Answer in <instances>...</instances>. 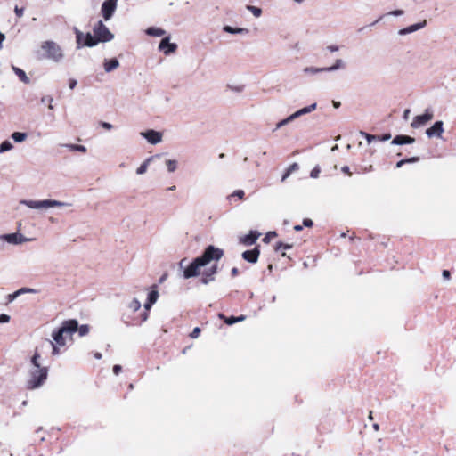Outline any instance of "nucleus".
Masks as SVG:
<instances>
[{"label": "nucleus", "mask_w": 456, "mask_h": 456, "mask_svg": "<svg viewBox=\"0 0 456 456\" xmlns=\"http://www.w3.org/2000/svg\"><path fill=\"white\" fill-rule=\"evenodd\" d=\"M76 35L77 48L82 47H94L99 43H107L114 38V35L110 31L107 26L102 21L98 20L94 28V36L91 33L84 34L77 28H74Z\"/></svg>", "instance_id": "nucleus-1"}, {"label": "nucleus", "mask_w": 456, "mask_h": 456, "mask_svg": "<svg viewBox=\"0 0 456 456\" xmlns=\"http://www.w3.org/2000/svg\"><path fill=\"white\" fill-rule=\"evenodd\" d=\"M223 256V249L216 248L213 245L208 246L201 256L194 258L193 261L184 268L183 278L190 279L198 276L201 267L206 266L211 261H218Z\"/></svg>", "instance_id": "nucleus-2"}, {"label": "nucleus", "mask_w": 456, "mask_h": 456, "mask_svg": "<svg viewBox=\"0 0 456 456\" xmlns=\"http://www.w3.org/2000/svg\"><path fill=\"white\" fill-rule=\"evenodd\" d=\"M40 354L35 353L31 358L33 369L29 372V379L28 380V388L36 389L43 386L48 376V369L41 367L39 363Z\"/></svg>", "instance_id": "nucleus-3"}, {"label": "nucleus", "mask_w": 456, "mask_h": 456, "mask_svg": "<svg viewBox=\"0 0 456 456\" xmlns=\"http://www.w3.org/2000/svg\"><path fill=\"white\" fill-rule=\"evenodd\" d=\"M77 330V321L75 319H69L64 321L61 326L56 330L53 331L52 338L53 341L61 346L66 345V338L71 337Z\"/></svg>", "instance_id": "nucleus-4"}, {"label": "nucleus", "mask_w": 456, "mask_h": 456, "mask_svg": "<svg viewBox=\"0 0 456 456\" xmlns=\"http://www.w3.org/2000/svg\"><path fill=\"white\" fill-rule=\"evenodd\" d=\"M41 51L43 52L40 56L41 59H47L54 62H60L64 58L62 48L53 40L44 41L41 44Z\"/></svg>", "instance_id": "nucleus-5"}, {"label": "nucleus", "mask_w": 456, "mask_h": 456, "mask_svg": "<svg viewBox=\"0 0 456 456\" xmlns=\"http://www.w3.org/2000/svg\"><path fill=\"white\" fill-rule=\"evenodd\" d=\"M20 204H23L29 208L41 209L54 207H70L71 204L68 202H62L55 200H21Z\"/></svg>", "instance_id": "nucleus-6"}, {"label": "nucleus", "mask_w": 456, "mask_h": 456, "mask_svg": "<svg viewBox=\"0 0 456 456\" xmlns=\"http://www.w3.org/2000/svg\"><path fill=\"white\" fill-rule=\"evenodd\" d=\"M118 0H106L102 4V13L105 20H110L117 8Z\"/></svg>", "instance_id": "nucleus-7"}, {"label": "nucleus", "mask_w": 456, "mask_h": 456, "mask_svg": "<svg viewBox=\"0 0 456 456\" xmlns=\"http://www.w3.org/2000/svg\"><path fill=\"white\" fill-rule=\"evenodd\" d=\"M433 113L429 110H426L424 114L414 117L411 124V126L412 128H419L426 125L428 122H429L433 118Z\"/></svg>", "instance_id": "nucleus-8"}, {"label": "nucleus", "mask_w": 456, "mask_h": 456, "mask_svg": "<svg viewBox=\"0 0 456 456\" xmlns=\"http://www.w3.org/2000/svg\"><path fill=\"white\" fill-rule=\"evenodd\" d=\"M0 240L6 241L10 244L18 245L28 240L23 234L15 232L10 234L0 235Z\"/></svg>", "instance_id": "nucleus-9"}, {"label": "nucleus", "mask_w": 456, "mask_h": 456, "mask_svg": "<svg viewBox=\"0 0 456 456\" xmlns=\"http://www.w3.org/2000/svg\"><path fill=\"white\" fill-rule=\"evenodd\" d=\"M140 134L151 144H157L162 141V134L152 129L141 132Z\"/></svg>", "instance_id": "nucleus-10"}, {"label": "nucleus", "mask_w": 456, "mask_h": 456, "mask_svg": "<svg viewBox=\"0 0 456 456\" xmlns=\"http://www.w3.org/2000/svg\"><path fill=\"white\" fill-rule=\"evenodd\" d=\"M444 123L443 121H436L434 123V125L428 128L426 130V134L429 137V138H432V137H438V138H441L442 137V134L444 133Z\"/></svg>", "instance_id": "nucleus-11"}, {"label": "nucleus", "mask_w": 456, "mask_h": 456, "mask_svg": "<svg viewBox=\"0 0 456 456\" xmlns=\"http://www.w3.org/2000/svg\"><path fill=\"white\" fill-rule=\"evenodd\" d=\"M177 48V45L175 43H170L169 41V37H165L163 38L160 43H159V49L160 51H163V53L166 54V55H168L170 54L171 53H174Z\"/></svg>", "instance_id": "nucleus-12"}, {"label": "nucleus", "mask_w": 456, "mask_h": 456, "mask_svg": "<svg viewBox=\"0 0 456 456\" xmlns=\"http://www.w3.org/2000/svg\"><path fill=\"white\" fill-rule=\"evenodd\" d=\"M260 255V251L258 249V247H256L255 248L251 250H246L242 253V257L244 260L248 261V263L255 264L257 262L258 257Z\"/></svg>", "instance_id": "nucleus-13"}, {"label": "nucleus", "mask_w": 456, "mask_h": 456, "mask_svg": "<svg viewBox=\"0 0 456 456\" xmlns=\"http://www.w3.org/2000/svg\"><path fill=\"white\" fill-rule=\"evenodd\" d=\"M217 273L216 265H213L210 268L205 270L202 274L201 282L203 284H208L210 281L215 280V274Z\"/></svg>", "instance_id": "nucleus-14"}, {"label": "nucleus", "mask_w": 456, "mask_h": 456, "mask_svg": "<svg viewBox=\"0 0 456 456\" xmlns=\"http://www.w3.org/2000/svg\"><path fill=\"white\" fill-rule=\"evenodd\" d=\"M260 233L256 231H250L248 234L240 239V242L246 246L253 245L259 238Z\"/></svg>", "instance_id": "nucleus-15"}, {"label": "nucleus", "mask_w": 456, "mask_h": 456, "mask_svg": "<svg viewBox=\"0 0 456 456\" xmlns=\"http://www.w3.org/2000/svg\"><path fill=\"white\" fill-rule=\"evenodd\" d=\"M415 142V138L411 137V136H409V135H404V134H399V135H396L393 141H392V144H395V145H403V144H411Z\"/></svg>", "instance_id": "nucleus-16"}, {"label": "nucleus", "mask_w": 456, "mask_h": 456, "mask_svg": "<svg viewBox=\"0 0 456 456\" xmlns=\"http://www.w3.org/2000/svg\"><path fill=\"white\" fill-rule=\"evenodd\" d=\"M161 155L160 154H156L154 156H151L148 159H146L142 164L141 166L136 169V174L137 175H142L144 173H146L147 171V168H148V166L150 164V162H151L154 159L156 158H160Z\"/></svg>", "instance_id": "nucleus-17"}, {"label": "nucleus", "mask_w": 456, "mask_h": 456, "mask_svg": "<svg viewBox=\"0 0 456 456\" xmlns=\"http://www.w3.org/2000/svg\"><path fill=\"white\" fill-rule=\"evenodd\" d=\"M103 66L104 70L109 73L116 69L119 66V61L116 58L105 60Z\"/></svg>", "instance_id": "nucleus-18"}, {"label": "nucleus", "mask_w": 456, "mask_h": 456, "mask_svg": "<svg viewBox=\"0 0 456 456\" xmlns=\"http://www.w3.org/2000/svg\"><path fill=\"white\" fill-rule=\"evenodd\" d=\"M12 69L19 77L20 81H22L25 84L30 83V79L28 78V77L27 76V74L25 73V71L23 69H21L18 67H15L13 65L12 66Z\"/></svg>", "instance_id": "nucleus-19"}, {"label": "nucleus", "mask_w": 456, "mask_h": 456, "mask_svg": "<svg viewBox=\"0 0 456 456\" xmlns=\"http://www.w3.org/2000/svg\"><path fill=\"white\" fill-rule=\"evenodd\" d=\"M62 147L68 148L71 151H79V152H86V147L79 144H71V143H64L61 144Z\"/></svg>", "instance_id": "nucleus-20"}, {"label": "nucleus", "mask_w": 456, "mask_h": 456, "mask_svg": "<svg viewBox=\"0 0 456 456\" xmlns=\"http://www.w3.org/2000/svg\"><path fill=\"white\" fill-rule=\"evenodd\" d=\"M345 67V63L341 59H337L335 61V63L330 67H326L325 71L326 72H332L340 69H343Z\"/></svg>", "instance_id": "nucleus-21"}, {"label": "nucleus", "mask_w": 456, "mask_h": 456, "mask_svg": "<svg viewBox=\"0 0 456 456\" xmlns=\"http://www.w3.org/2000/svg\"><path fill=\"white\" fill-rule=\"evenodd\" d=\"M224 31L230 33V34H247L248 30L247 28H232L231 26H224Z\"/></svg>", "instance_id": "nucleus-22"}, {"label": "nucleus", "mask_w": 456, "mask_h": 456, "mask_svg": "<svg viewBox=\"0 0 456 456\" xmlns=\"http://www.w3.org/2000/svg\"><path fill=\"white\" fill-rule=\"evenodd\" d=\"M146 33L152 37H162L166 34V31L159 28L151 27L146 30Z\"/></svg>", "instance_id": "nucleus-23"}, {"label": "nucleus", "mask_w": 456, "mask_h": 456, "mask_svg": "<svg viewBox=\"0 0 456 456\" xmlns=\"http://www.w3.org/2000/svg\"><path fill=\"white\" fill-rule=\"evenodd\" d=\"M24 293H36V290L34 289L29 288H21L15 291L13 294L10 295V300H13L18 296L24 294Z\"/></svg>", "instance_id": "nucleus-24"}, {"label": "nucleus", "mask_w": 456, "mask_h": 456, "mask_svg": "<svg viewBox=\"0 0 456 456\" xmlns=\"http://www.w3.org/2000/svg\"><path fill=\"white\" fill-rule=\"evenodd\" d=\"M157 286H153V289L148 294L147 301L150 302V304H155L159 298V292L156 289Z\"/></svg>", "instance_id": "nucleus-25"}, {"label": "nucleus", "mask_w": 456, "mask_h": 456, "mask_svg": "<svg viewBox=\"0 0 456 456\" xmlns=\"http://www.w3.org/2000/svg\"><path fill=\"white\" fill-rule=\"evenodd\" d=\"M27 137L28 134L26 133L14 132L12 134V138L15 142H22L27 139Z\"/></svg>", "instance_id": "nucleus-26"}, {"label": "nucleus", "mask_w": 456, "mask_h": 456, "mask_svg": "<svg viewBox=\"0 0 456 456\" xmlns=\"http://www.w3.org/2000/svg\"><path fill=\"white\" fill-rule=\"evenodd\" d=\"M303 72L305 74L314 75V74H318L321 72H326V71H325V68L306 67L303 69Z\"/></svg>", "instance_id": "nucleus-27"}, {"label": "nucleus", "mask_w": 456, "mask_h": 456, "mask_svg": "<svg viewBox=\"0 0 456 456\" xmlns=\"http://www.w3.org/2000/svg\"><path fill=\"white\" fill-rule=\"evenodd\" d=\"M165 165L167 168V171L170 173L175 172L177 168V161L175 159H166Z\"/></svg>", "instance_id": "nucleus-28"}, {"label": "nucleus", "mask_w": 456, "mask_h": 456, "mask_svg": "<svg viewBox=\"0 0 456 456\" xmlns=\"http://www.w3.org/2000/svg\"><path fill=\"white\" fill-rule=\"evenodd\" d=\"M419 159L418 157H411V158L401 159L400 161H398L396 163V167L399 168V167H402L404 164L418 162Z\"/></svg>", "instance_id": "nucleus-29"}, {"label": "nucleus", "mask_w": 456, "mask_h": 456, "mask_svg": "<svg viewBox=\"0 0 456 456\" xmlns=\"http://www.w3.org/2000/svg\"><path fill=\"white\" fill-rule=\"evenodd\" d=\"M12 148V143L10 141L5 140L0 144V154L11 151Z\"/></svg>", "instance_id": "nucleus-30"}, {"label": "nucleus", "mask_w": 456, "mask_h": 456, "mask_svg": "<svg viewBox=\"0 0 456 456\" xmlns=\"http://www.w3.org/2000/svg\"><path fill=\"white\" fill-rule=\"evenodd\" d=\"M246 9H247L248 11H249L250 12H252V14H253L255 17H256V18L260 17V16H261V14H262V10H261V8H259V7L253 6V5H247V6H246Z\"/></svg>", "instance_id": "nucleus-31"}, {"label": "nucleus", "mask_w": 456, "mask_h": 456, "mask_svg": "<svg viewBox=\"0 0 456 456\" xmlns=\"http://www.w3.org/2000/svg\"><path fill=\"white\" fill-rule=\"evenodd\" d=\"M129 309H131L133 312H136L138 311L140 308H141V302L136 299V298H134L129 305H128Z\"/></svg>", "instance_id": "nucleus-32"}, {"label": "nucleus", "mask_w": 456, "mask_h": 456, "mask_svg": "<svg viewBox=\"0 0 456 456\" xmlns=\"http://www.w3.org/2000/svg\"><path fill=\"white\" fill-rule=\"evenodd\" d=\"M77 331H78L79 335L82 337V336H86V334H88L89 332V326L86 325V324H84V325H81L80 327L77 325Z\"/></svg>", "instance_id": "nucleus-33"}, {"label": "nucleus", "mask_w": 456, "mask_h": 456, "mask_svg": "<svg viewBox=\"0 0 456 456\" xmlns=\"http://www.w3.org/2000/svg\"><path fill=\"white\" fill-rule=\"evenodd\" d=\"M291 121V119L289 118V117H287L286 118L284 119H281V121H279L277 124H276V126H275V129L274 130H277V129H280L281 128L282 126L289 124Z\"/></svg>", "instance_id": "nucleus-34"}, {"label": "nucleus", "mask_w": 456, "mask_h": 456, "mask_svg": "<svg viewBox=\"0 0 456 456\" xmlns=\"http://www.w3.org/2000/svg\"><path fill=\"white\" fill-rule=\"evenodd\" d=\"M233 197H237L239 200H242L244 197V191L242 190H236L228 196V199L230 200Z\"/></svg>", "instance_id": "nucleus-35"}, {"label": "nucleus", "mask_w": 456, "mask_h": 456, "mask_svg": "<svg viewBox=\"0 0 456 456\" xmlns=\"http://www.w3.org/2000/svg\"><path fill=\"white\" fill-rule=\"evenodd\" d=\"M415 31H416V29H415L414 26L411 25L405 28L400 29L398 33H399V35H406V34H410V33H412Z\"/></svg>", "instance_id": "nucleus-36"}, {"label": "nucleus", "mask_w": 456, "mask_h": 456, "mask_svg": "<svg viewBox=\"0 0 456 456\" xmlns=\"http://www.w3.org/2000/svg\"><path fill=\"white\" fill-rule=\"evenodd\" d=\"M361 135L366 139L368 143H371L373 141H376L377 139L376 135H372L365 132H361Z\"/></svg>", "instance_id": "nucleus-37"}, {"label": "nucleus", "mask_w": 456, "mask_h": 456, "mask_svg": "<svg viewBox=\"0 0 456 456\" xmlns=\"http://www.w3.org/2000/svg\"><path fill=\"white\" fill-rule=\"evenodd\" d=\"M277 236V233L276 232H268L265 238L263 239V241L265 242V243H268L272 238H274Z\"/></svg>", "instance_id": "nucleus-38"}, {"label": "nucleus", "mask_w": 456, "mask_h": 456, "mask_svg": "<svg viewBox=\"0 0 456 456\" xmlns=\"http://www.w3.org/2000/svg\"><path fill=\"white\" fill-rule=\"evenodd\" d=\"M292 248V244H285V243H282V242H278L276 244V248H275V250L278 251L280 250L281 248H283V249H289Z\"/></svg>", "instance_id": "nucleus-39"}, {"label": "nucleus", "mask_w": 456, "mask_h": 456, "mask_svg": "<svg viewBox=\"0 0 456 456\" xmlns=\"http://www.w3.org/2000/svg\"><path fill=\"white\" fill-rule=\"evenodd\" d=\"M49 343H50V345H51V346H52V347H53V352H52V354H53V355H58V354H60V350H59V346H59V345H57L55 342L51 341V340H49Z\"/></svg>", "instance_id": "nucleus-40"}, {"label": "nucleus", "mask_w": 456, "mask_h": 456, "mask_svg": "<svg viewBox=\"0 0 456 456\" xmlns=\"http://www.w3.org/2000/svg\"><path fill=\"white\" fill-rule=\"evenodd\" d=\"M376 137H377L376 141L386 142V141H388L391 138V134H384L382 135H376Z\"/></svg>", "instance_id": "nucleus-41"}, {"label": "nucleus", "mask_w": 456, "mask_h": 456, "mask_svg": "<svg viewBox=\"0 0 456 456\" xmlns=\"http://www.w3.org/2000/svg\"><path fill=\"white\" fill-rule=\"evenodd\" d=\"M200 334V329L199 327H196L193 329V330L191 332L190 337L191 338H197Z\"/></svg>", "instance_id": "nucleus-42"}, {"label": "nucleus", "mask_w": 456, "mask_h": 456, "mask_svg": "<svg viewBox=\"0 0 456 456\" xmlns=\"http://www.w3.org/2000/svg\"><path fill=\"white\" fill-rule=\"evenodd\" d=\"M10 315L6 314H0V322L1 323H7L10 322Z\"/></svg>", "instance_id": "nucleus-43"}, {"label": "nucleus", "mask_w": 456, "mask_h": 456, "mask_svg": "<svg viewBox=\"0 0 456 456\" xmlns=\"http://www.w3.org/2000/svg\"><path fill=\"white\" fill-rule=\"evenodd\" d=\"M14 12L17 15L18 18H20L23 16L24 13V8H20L18 6H15Z\"/></svg>", "instance_id": "nucleus-44"}, {"label": "nucleus", "mask_w": 456, "mask_h": 456, "mask_svg": "<svg viewBox=\"0 0 456 456\" xmlns=\"http://www.w3.org/2000/svg\"><path fill=\"white\" fill-rule=\"evenodd\" d=\"M320 174V168L318 167H315L312 171H311V177L313 178H317L318 175Z\"/></svg>", "instance_id": "nucleus-45"}, {"label": "nucleus", "mask_w": 456, "mask_h": 456, "mask_svg": "<svg viewBox=\"0 0 456 456\" xmlns=\"http://www.w3.org/2000/svg\"><path fill=\"white\" fill-rule=\"evenodd\" d=\"M403 14V10H395V11H391V12H387V15L401 16Z\"/></svg>", "instance_id": "nucleus-46"}, {"label": "nucleus", "mask_w": 456, "mask_h": 456, "mask_svg": "<svg viewBox=\"0 0 456 456\" xmlns=\"http://www.w3.org/2000/svg\"><path fill=\"white\" fill-rule=\"evenodd\" d=\"M287 169L292 174L294 171L299 169V166L297 163H293Z\"/></svg>", "instance_id": "nucleus-47"}, {"label": "nucleus", "mask_w": 456, "mask_h": 456, "mask_svg": "<svg viewBox=\"0 0 456 456\" xmlns=\"http://www.w3.org/2000/svg\"><path fill=\"white\" fill-rule=\"evenodd\" d=\"M427 25V20H423L421 22H419V23H416V24H413L416 31L420 29V28H423L425 26Z\"/></svg>", "instance_id": "nucleus-48"}, {"label": "nucleus", "mask_w": 456, "mask_h": 456, "mask_svg": "<svg viewBox=\"0 0 456 456\" xmlns=\"http://www.w3.org/2000/svg\"><path fill=\"white\" fill-rule=\"evenodd\" d=\"M100 125L106 130H110L113 128V126L110 123L102 121Z\"/></svg>", "instance_id": "nucleus-49"}, {"label": "nucleus", "mask_w": 456, "mask_h": 456, "mask_svg": "<svg viewBox=\"0 0 456 456\" xmlns=\"http://www.w3.org/2000/svg\"><path fill=\"white\" fill-rule=\"evenodd\" d=\"M53 101V97L52 96H49V95H46V96H43L41 98V102L42 103H45V102H48V103H52Z\"/></svg>", "instance_id": "nucleus-50"}, {"label": "nucleus", "mask_w": 456, "mask_h": 456, "mask_svg": "<svg viewBox=\"0 0 456 456\" xmlns=\"http://www.w3.org/2000/svg\"><path fill=\"white\" fill-rule=\"evenodd\" d=\"M225 323L228 325H232L237 322L236 317L231 316L229 318H225L224 320Z\"/></svg>", "instance_id": "nucleus-51"}, {"label": "nucleus", "mask_w": 456, "mask_h": 456, "mask_svg": "<svg viewBox=\"0 0 456 456\" xmlns=\"http://www.w3.org/2000/svg\"><path fill=\"white\" fill-rule=\"evenodd\" d=\"M303 224H304V226H305V227H312V226H313V224H314V223H313V221H312L311 219H309V218H305V219H304V221H303Z\"/></svg>", "instance_id": "nucleus-52"}, {"label": "nucleus", "mask_w": 456, "mask_h": 456, "mask_svg": "<svg viewBox=\"0 0 456 456\" xmlns=\"http://www.w3.org/2000/svg\"><path fill=\"white\" fill-rule=\"evenodd\" d=\"M289 117L291 119V121H294L296 118L301 117V114H300L299 110H297L296 112H294L293 114L289 115Z\"/></svg>", "instance_id": "nucleus-53"}, {"label": "nucleus", "mask_w": 456, "mask_h": 456, "mask_svg": "<svg viewBox=\"0 0 456 456\" xmlns=\"http://www.w3.org/2000/svg\"><path fill=\"white\" fill-rule=\"evenodd\" d=\"M231 89L234 92L240 93L243 91L244 86H231Z\"/></svg>", "instance_id": "nucleus-54"}, {"label": "nucleus", "mask_w": 456, "mask_h": 456, "mask_svg": "<svg viewBox=\"0 0 456 456\" xmlns=\"http://www.w3.org/2000/svg\"><path fill=\"white\" fill-rule=\"evenodd\" d=\"M327 50H329L330 52H337L339 50V46L338 45H328Z\"/></svg>", "instance_id": "nucleus-55"}, {"label": "nucleus", "mask_w": 456, "mask_h": 456, "mask_svg": "<svg viewBox=\"0 0 456 456\" xmlns=\"http://www.w3.org/2000/svg\"><path fill=\"white\" fill-rule=\"evenodd\" d=\"M121 370H122V367L120 365H114V367H113V372L116 375H118L119 372L121 371Z\"/></svg>", "instance_id": "nucleus-56"}, {"label": "nucleus", "mask_w": 456, "mask_h": 456, "mask_svg": "<svg viewBox=\"0 0 456 456\" xmlns=\"http://www.w3.org/2000/svg\"><path fill=\"white\" fill-rule=\"evenodd\" d=\"M77 84V81L76 79H70L69 86L72 90L76 87Z\"/></svg>", "instance_id": "nucleus-57"}, {"label": "nucleus", "mask_w": 456, "mask_h": 456, "mask_svg": "<svg viewBox=\"0 0 456 456\" xmlns=\"http://www.w3.org/2000/svg\"><path fill=\"white\" fill-rule=\"evenodd\" d=\"M410 113H411V110L409 109H406L404 111H403V119L404 120H408L409 117H410Z\"/></svg>", "instance_id": "nucleus-58"}, {"label": "nucleus", "mask_w": 456, "mask_h": 456, "mask_svg": "<svg viewBox=\"0 0 456 456\" xmlns=\"http://www.w3.org/2000/svg\"><path fill=\"white\" fill-rule=\"evenodd\" d=\"M299 110V112H300L301 116H303V115H306V114L310 113V112H309V110H308V109H307V106H306V107H304V108H302V109H300V110Z\"/></svg>", "instance_id": "nucleus-59"}, {"label": "nucleus", "mask_w": 456, "mask_h": 456, "mask_svg": "<svg viewBox=\"0 0 456 456\" xmlns=\"http://www.w3.org/2000/svg\"><path fill=\"white\" fill-rule=\"evenodd\" d=\"M290 175L291 173L287 169L281 177V182H284Z\"/></svg>", "instance_id": "nucleus-60"}, {"label": "nucleus", "mask_w": 456, "mask_h": 456, "mask_svg": "<svg viewBox=\"0 0 456 456\" xmlns=\"http://www.w3.org/2000/svg\"><path fill=\"white\" fill-rule=\"evenodd\" d=\"M341 171L345 174H347L348 175H351V172L349 170V167L347 166H344L341 168Z\"/></svg>", "instance_id": "nucleus-61"}, {"label": "nucleus", "mask_w": 456, "mask_h": 456, "mask_svg": "<svg viewBox=\"0 0 456 456\" xmlns=\"http://www.w3.org/2000/svg\"><path fill=\"white\" fill-rule=\"evenodd\" d=\"M186 261H187V260H186V258H183V259L179 262V267H180L181 269H183V270H184V268L186 267V266H185V263H186Z\"/></svg>", "instance_id": "nucleus-62"}, {"label": "nucleus", "mask_w": 456, "mask_h": 456, "mask_svg": "<svg viewBox=\"0 0 456 456\" xmlns=\"http://www.w3.org/2000/svg\"><path fill=\"white\" fill-rule=\"evenodd\" d=\"M316 108H317V104L316 103H313V104L307 106V109H308L309 112H312V111L315 110Z\"/></svg>", "instance_id": "nucleus-63"}, {"label": "nucleus", "mask_w": 456, "mask_h": 456, "mask_svg": "<svg viewBox=\"0 0 456 456\" xmlns=\"http://www.w3.org/2000/svg\"><path fill=\"white\" fill-rule=\"evenodd\" d=\"M442 275L444 279H449L451 274L448 270H444Z\"/></svg>", "instance_id": "nucleus-64"}]
</instances>
